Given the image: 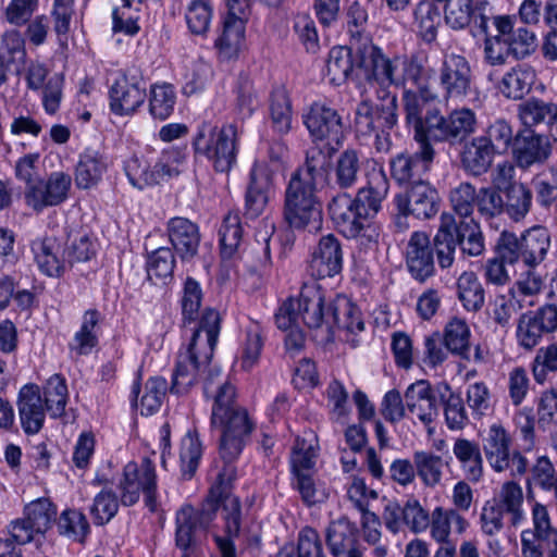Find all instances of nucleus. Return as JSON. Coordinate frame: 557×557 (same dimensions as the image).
Here are the masks:
<instances>
[{"label":"nucleus","mask_w":557,"mask_h":557,"mask_svg":"<svg viewBox=\"0 0 557 557\" xmlns=\"http://www.w3.org/2000/svg\"><path fill=\"white\" fill-rule=\"evenodd\" d=\"M235 474V469L226 465L219 473L215 484L211 486L201 509L197 510L190 505H184L176 512L175 543L180 549L196 547V532L209 527L220 506H222V517L225 522V534L222 536L233 541L239 535L240 503L231 493Z\"/></svg>","instance_id":"f257e3e1"},{"label":"nucleus","mask_w":557,"mask_h":557,"mask_svg":"<svg viewBox=\"0 0 557 557\" xmlns=\"http://www.w3.org/2000/svg\"><path fill=\"white\" fill-rule=\"evenodd\" d=\"M318 183L292 174L285 190L284 218L295 230L318 233L323 224L322 203L317 190Z\"/></svg>","instance_id":"f03ea898"},{"label":"nucleus","mask_w":557,"mask_h":557,"mask_svg":"<svg viewBox=\"0 0 557 557\" xmlns=\"http://www.w3.org/2000/svg\"><path fill=\"white\" fill-rule=\"evenodd\" d=\"M237 127L227 124L220 129L203 122L194 138L196 153L207 157L218 172H228L236 162Z\"/></svg>","instance_id":"7ed1b4c3"},{"label":"nucleus","mask_w":557,"mask_h":557,"mask_svg":"<svg viewBox=\"0 0 557 557\" xmlns=\"http://www.w3.org/2000/svg\"><path fill=\"white\" fill-rule=\"evenodd\" d=\"M550 247V234L545 226L535 225L524 231L520 237L503 232L498 239V253L509 262L522 260L529 269L542 263Z\"/></svg>","instance_id":"20e7f679"},{"label":"nucleus","mask_w":557,"mask_h":557,"mask_svg":"<svg viewBox=\"0 0 557 557\" xmlns=\"http://www.w3.org/2000/svg\"><path fill=\"white\" fill-rule=\"evenodd\" d=\"M476 114L469 108H458L447 115L438 110L426 112L428 141L456 146L465 143L476 129Z\"/></svg>","instance_id":"39448f33"},{"label":"nucleus","mask_w":557,"mask_h":557,"mask_svg":"<svg viewBox=\"0 0 557 557\" xmlns=\"http://www.w3.org/2000/svg\"><path fill=\"white\" fill-rule=\"evenodd\" d=\"M119 490L124 506H133L144 494L146 505L154 510L157 474L153 462L149 458H144L140 463L129 461L123 469Z\"/></svg>","instance_id":"423d86ee"},{"label":"nucleus","mask_w":557,"mask_h":557,"mask_svg":"<svg viewBox=\"0 0 557 557\" xmlns=\"http://www.w3.org/2000/svg\"><path fill=\"white\" fill-rule=\"evenodd\" d=\"M401 55L387 57L382 49L370 40L357 46V67L367 81H374L381 86H396L401 79Z\"/></svg>","instance_id":"0eeeda50"},{"label":"nucleus","mask_w":557,"mask_h":557,"mask_svg":"<svg viewBox=\"0 0 557 557\" xmlns=\"http://www.w3.org/2000/svg\"><path fill=\"white\" fill-rule=\"evenodd\" d=\"M211 425L222 432L220 455L227 463L238 457L253 429L247 410L242 407L228 411L225 416L222 414L218 421H211Z\"/></svg>","instance_id":"6e6552de"},{"label":"nucleus","mask_w":557,"mask_h":557,"mask_svg":"<svg viewBox=\"0 0 557 557\" xmlns=\"http://www.w3.org/2000/svg\"><path fill=\"white\" fill-rule=\"evenodd\" d=\"M57 510L48 498H38L24 508V517L11 523V536L18 545L34 540L35 534L46 533L55 520Z\"/></svg>","instance_id":"1a4fd4ad"},{"label":"nucleus","mask_w":557,"mask_h":557,"mask_svg":"<svg viewBox=\"0 0 557 557\" xmlns=\"http://www.w3.org/2000/svg\"><path fill=\"white\" fill-rule=\"evenodd\" d=\"M416 141L419 144L418 151L401 152L389 161L391 175L399 185L411 186L424 181L423 176L430 171L433 163L435 150L432 145L428 139Z\"/></svg>","instance_id":"9d476101"},{"label":"nucleus","mask_w":557,"mask_h":557,"mask_svg":"<svg viewBox=\"0 0 557 557\" xmlns=\"http://www.w3.org/2000/svg\"><path fill=\"white\" fill-rule=\"evenodd\" d=\"M304 123L313 141L341 146L344 124L338 112L323 102H314L304 115Z\"/></svg>","instance_id":"9b49d317"},{"label":"nucleus","mask_w":557,"mask_h":557,"mask_svg":"<svg viewBox=\"0 0 557 557\" xmlns=\"http://www.w3.org/2000/svg\"><path fill=\"white\" fill-rule=\"evenodd\" d=\"M356 126L363 135L384 133L397 124V98L387 94L379 103L362 100L356 109Z\"/></svg>","instance_id":"f8f14e48"},{"label":"nucleus","mask_w":557,"mask_h":557,"mask_svg":"<svg viewBox=\"0 0 557 557\" xmlns=\"http://www.w3.org/2000/svg\"><path fill=\"white\" fill-rule=\"evenodd\" d=\"M533 529L521 532V557H542L541 542L550 543L549 549H557V529L553 525L548 509L541 503L532 506Z\"/></svg>","instance_id":"ddd939ff"},{"label":"nucleus","mask_w":557,"mask_h":557,"mask_svg":"<svg viewBox=\"0 0 557 557\" xmlns=\"http://www.w3.org/2000/svg\"><path fill=\"white\" fill-rule=\"evenodd\" d=\"M72 178L64 172H53L47 181L38 180L26 187V203L35 211L62 203L69 195Z\"/></svg>","instance_id":"4468645a"},{"label":"nucleus","mask_w":557,"mask_h":557,"mask_svg":"<svg viewBox=\"0 0 557 557\" xmlns=\"http://www.w3.org/2000/svg\"><path fill=\"white\" fill-rule=\"evenodd\" d=\"M445 99H462L471 87V67L468 60L456 53L446 54L438 73Z\"/></svg>","instance_id":"2eb2a0df"},{"label":"nucleus","mask_w":557,"mask_h":557,"mask_svg":"<svg viewBox=\"0 0 557 557\" xmlns=\"http://www.w3.org/2000/svg\"><path fill=\"white\" fill-rule=\"evenodd\" d=\"M275 170L264 161L255 162L245 196V213L251 219L262 214L273 186Z\"/></svg>","instance_id":"dca6fc26"},{"label":"nucleus","mask_w":557,"mask_h":557,"mask_svg":"<svg viewBox=\"0 0 557 557\" xmlns=\"http://www.w3.org/2000/svg\"><path fill=\"white\" fill-rule=\"evenodd\" d=\"M297 300L304 323L310 329L326 326V339H332L331 310L325 312V296L317 283L304 284Z\"/></svg>","instance_id":"f3484780"},{"label":"nucleus","mask_w":557,"mask_h":557,"mask_svg":"<svg viewBox=\"0 0 557 557\" xmlns=\"http://www.w3.org/2000/svg\"><path fill=\"white\" fill-rule=\"evenodd\" d=\"M343 268V251L333 234L321 237L308 263V273L317 280L333 277Z\"/></svg>","instance_id":"a211bd4d"},{"label":"nucleus","mask_w":557,"mask_h":557,"mask_svg":"<svg viewBox=\"0 0 557 557\" xmlns=\"http://www.w3.org/2000/svg\"><path fill=\"white\" fill-rule=\"evenodd\" d=\"M397 210L411 212L418 219H430L438 211L437 193L429 183L413 184L405 193L395 196Z\"/></svg>","instance_id":"6ab92c4d"},{"label":"nucleus","mask_w":557,"mask_h":557,"mask_svg":"<svg viewBox=\"0 0 557 557\" xmlns=\"http://www.w3.org/2000/svg\"><path fill=\"white\" fill-rule=\"evenodd\" d=\"M220 324L219 312L213 309H206L185 351L195 355L198 360L209 363L218 342Z\"/></svg>","instance_id":"aec40b11"},{"label":"nucleus","mask_w":557,"mask_h":557,"mask_svg":"<svg viewBox=\"0 0 557 557\" xmlns=\"http://www.w3.org/2000/svg\"><path fill=\"white\" fill-rule=\"evenodd\" d=\"M111 110L120 115L135 112L146 99V87L140 77L121 75L110 89Z\"/></svg>","instance_id":"412c9836"},{"label":"nucleus","mask_w":557,"mask_h":557,"mask_svg":"<svg viewBox=\"0 0 557 557\" xmlns=\"http://www.w3.org/2000/svg\"><path fill=\"white\" fill-rule=\"evenodd\" d=\"M552 153L549 137L528 131L515 136L512 154L517 165L523 170L545 162Z\"/></svg>","instance_id":"4be33fe9"},{"label":"nucleus","mask_w":557,"mask_h":557,"mask_svg":"<svg viewBox=\"0 0 557 557\" xmlns=\"http://www.w3.org/2000/svg\"><path fill=\"white\" fill-rule=\"evenodd\" d=\"M406 264L411 276L420 283L434 275L433 249L425 233L414 232L410 236L406 250Z\"/></svg>","instance_id":"5701e85b"},{"label":"nucleus","mask_w":557,"mask_h":557,"mask_svg":"<svg viewBox=\"0 0 557 557\" xmlns=\"http://www.w3.org/2000/svg\"><path fill=\"white\" fill-rule=\"evenodd\" d=\"M356 198L347 193L335 195L329 203V212L339 231L348 238H355L364 230V220L358 214Z\"/></svg>","instance_id":"b1692460"},{"label":"nucleus","mask_w":557,"mask_h":557,"mask_svg":"<svg viewBox=\"0 0 557 557\" xmlns=\"http://www.w3.org/2000/svg\"><path fill=\"white\" fill-rule=\"evenodd\" d=\"M183 157L178 151L169 150L164 151L160 160L149 170L147 166L141 168L137 160L133 163L136 165L137 171L133 165H128V176L133 185L143 188L145 185L159 184L165 178H170L180 174V163Z\"/></svg>","instance_id":"393cba45"},{"label":"nucleus","mask_w":557,"mask_h":557,"mask_svg":"<svg viewBox=\"0 0 557 557\" xmlns=\"http://www.w3.org/2000/svg\"><path fill=\"white\" fill-rule=\"evenodd\" d=\"M166 234L183 261H189L197 255L201 236L196 223L183 216L172 218L166 224Z\"/></svg>","instance_id":"a878e982"},{"label":"nucleus","mask_w":557,"mask_h":557,"mask_svg":"<svg viewBox=\"0 0 557 557\" xmlns=\"http://www.w3.org/2000/svg\"><path fill=\"white\" fill-rule=\"evenodd\" d=\"M518 117L528 128L546 126L550 138L557 141V103L531 97L518 106Z\"/></svg>","instance_id":"bb28decb"},{"label":"nucleus","mask_w":557,"mask_h":557,"mask_svg":"<svg viewBox=\"0 0 557 557\" xmlns=\"http://www.w3.org/2000/svg\"><path fill=\"white\" fill-rule=\"evenodd\" d=\"M407 411L412 419L424 425L432 424L438 417L436 397L425 381H417L408 386L404 395Z\"/></svg>","instance_id":"cd10ccee"},{"label":"nucleus","mask_w":557,"mask_h":557,"mask_svg":"<svg viewBox=\"0 0 557 557\" xmlns=\"http://www.w3.org/2000/svg\"><path fill=\"white\" fill-rule=\"evenodd\" d=\"M17 408L25 433L37 434L44 425L46 407L36 384H26L20 389Z\"/></svg>","instance_id":"c85d7f7f"},{"label":"nucleus","mask_w":557,"mask_h":557,"mask_svg":"<svg viewBox=\"0 0 557 557\" xmlns=\"http://www.w3.org/2000/svg\"><path fill=\"white\" fill-rule=\"evenodd\" d=\"M32 249L38 268L48 276L59 277L70 265L65 250L62 249L60 242L53 236H45L34 240Z\"/></svg>","instance_id":"c756f323"},{"label":"nucleus","mask_w":557,"mask_h":557,"mask_svg":"<svg viewBox=\"0 0 557 557\" xmlns=\"http://www.w3.org/2000/svg\"><path fill=\"white\" fill-rule=\"evenodd\" d=\"M338 147L314 141L306 151L304 165L298 168L293 174L324 185L331 168L332 157Z\"/></svg>","instance_id":"7c9ffc66"},{"label":"nucleus","mask_w":557,"mask_h":557,"mask_svg":"<svg viewBox=\"0 0 557 557\" xmlns=\"http://www.w3.org/2000/svg\"><path fill=\"white\" fill-rule=\"evenodd\" d=\"M388 189L389 183L383 170L373 171L367 185L360 188L355 196L359 205L358 214L362 215L364 222L374 218L381 210L382 201L386 198Z\"/></svg>","instance_id":"2f4dec72"},{"label":"nucleus","mask_w":557,"mask_h":557,"mask_svg":"<svg viewBox=\"0 0 557 557\" xmlns=\"http://www.w3.org/2000/svg\"><path fill=\"white\" fill-rule=\"evenodd\" d=\"M495 154V149L491 148L480 136H476L462 146L460 164L468 175L479 177L490 171Z\"/></svg>","instance_id":"473e14b6"},{"label":"nucleus","mask_w":557,"mask_h":557,"mask_svg":"<svg viewBox=\"0 0 557 557\" xmlns=\"http://www.w3.org/2000/svg\"><path fill=\"white\" fill-rule=\"evenodd\" d=\"M442 214H446L453 220L451 235L462 253L478 257L484 251V237L476 220L471 218L457 222L453 213L443 212Z\"/></svg>","instance_id":"72a5a7b5"},{"label":"nucleus","mask_w":557,"mask_h":557,"mask_svg":"<svg viewBox=\"0 0 557 557\" xmlns=\"http://www.w3.org/2000/svg\"><path fill=\"white\" fill-rule=\"evenodd\" d=\"M511 438L502 424H492L483 438V451L490 466L496 472H504L508 466L507 455L510 450Z\"/></svg>","instance_id":"f704fd0d"},{"label":"nucleus","mask_w":557,"mask_h":557,"mask_svg":"<svg viewBox=\"0 0 557 557\" xmlns=\"http://www.w3.org/2000/svg\"><path fill=\"white\" fill-rule=\"evenodd\" d=\"M357 44L352 47L338 46L333 47L329 52L326 62V75L334 85H342L355 72L360 71L357 67Z\"/></svg>","instance_id":"c9c22d12"},{"label":"nucleus","mask_w":557,"mask_h":557,"mask_svg":"<svg viewBox=\"0 0 557 557\" xmlns=\"http://www.w3.org/2000/svg\"><path fill=\"white\" fill-rule=\"evenodd\" d=\"M357 540L356 529L345 518L333 521L327 528L326 541L332 554L339 557H362V553L355 547Z\"/></svg>","instance_id":"e433bc0d"},{"label":"nucleus","mask_w":557,"mask_h":557,"mask_svg":"<svg viewBox=\"0 0 557 557\" xmlns=\"http://www.w3.org/2000/svg\"><path fill=\"white\" fill-rule=\"evenodd\" d=\"M492 502L509 516L512 527H518L525 520L524 495L518 482L505 481Z\"/></svg>","instance_id":"4c0bfd02"},{"label":"nucleus","mask_w":557,"mask_h":557,"mask_svg":"<svg viewBox=\"0 0 557 557\" xmlns=\"http://www.w3.org/2000/svg\"><path fill=\"white\" fill-rule=\"evenodd\" d=\"M534 82L535 72L531 66L517 65L503 75L497 88L505 98L521 100L530 92Z\"/></svg>","instance_id":"58836bf2"},{"label":"nucleus","mask_w":557,"mask_h":557,"mask_svg":"<svg viewBox=\"0 0 557 557\" xmlns=\"http://www.w3.org/2000/svg\"><path fill=\"white\" fill-rule=\"evenodd\" d=\"M466 519L454 509L436 507L430 517L431 536L442 545L449 543L451 525L458 533H462L467 527Z\"/></svg>","instance_id":"ea45409f"},{"label":"nucleus","mask_w":557,"mask_h":557,"mask_svg":"<svg viewBox=\"0 0 557 557\" xmlns=\"http://www.w3.org/2000/svg\"><path fill=\"white\" fill-rule=\"evenodd\" d=\"M331 324L334 327L355 333L363 330V321L359 309L346 297L338 296L329 306Z\"/></svg>","instance_id":"a19ab883"},{"label":"nucleus","mask_w":557,"mask_h":557,"mask_svg":"<svg viewBox=\"0 0 557 557\" xmlns=\"http://www.w3.org/2000/svg\"><path fill=\"white\" fill-rule=\"evenodd\" d=\"M206 363L198 360L195 355L187 351H181L177 356L175 370L173 373L171 392L175 394L186 393L196 381L198 371Z\"/></svg>","instance_id":"79ce46f5"},{"label":"nucleus","mask_w":557,"mask_h":557,"mask_svg":"<svg viewBox=\"0 0 557 557\" xmlns=\"http://www.w3.org/2000/svg\"><path fill=\"white\" fill-rule=\"evenodd\" d=\"M246 14H232L228 11L223 25V32L216 39L215 46L227 58L236 54L244 39Z\"/></svg>","instance_id":"37998d69"},{"label":"nucleus","mask_w":557,"mask_h":557,"mask_svg":"<svg viewBox=\"0 0 557 557\" xmlns=\"http://www.w3.org/2000/svg\"><path fill=\"white\" fill-rule=\"evenodd\" d=\"M457 295L467 311L478 312L484 305V288L474 272H463L457 280Z\"/></svg>","instance_id":"c03bdc74"},{"label":"nucleus","mask_w":557,"mask_h":557,"mask_svg":"<svg viewBox=\"0 0 557 557\" xmlns=\"http://www.w3.org/2000/svg\"><path fill=\"white\" fill-rule=\"evenodd\" d=\"M205 393L207 395L214 393L211 421H218L222 414L225 416L228 411L239 407L235 401V387L228 381L218 383L216 386H214V377L210 374L205 382Z\"/></svg>","instance_id":"a18cd8bd"},{"label":"nucleus","mask_w":557,"mask_h":557,"mask_svg":"<svg viewBox=\"0 0 557 557\" xmlns=\"http://www.w3.org/2000/svg\"><path fill=\"white\" fill-rule=\"evenodd\" d=\"M107 164L101 156L86 151L79 157L75 170V182L78 188L87 189L95 186L102 177Z\"/></svg>","instance_id":"49530a36"},{"label":"nucleus","mask_w":557,"mask_h":557,"mask_svg":"<svg viewBox=\"0 0 557 557\" xmlns=\"http://www.w3.org/2000/svg\"><path fill=\"white\" fill-rule=\"evenodd\" d=\"M270 114L274 129L287 134L292 127V103L285 87H275L270 98Z\"/></svg>","instance_id":"de8ad7c7"},{"label":"nucleus","mask_w":557,"mask_h":557,"mask_svg":"<svg viewBox=\"0 0 557 557\" xmlns=\"http://www.w3.org/2000/svg\"><path fill=\"white\" fill-rule=\"evenodd\" d=\"M453 220L446 214H441L437 233L434 236V249L441 268L451 267L455 260L457 244L451 235Z\"/></svg>","instance_id":"09e8293b"},{"label":"nucleus","mask_w":557,"mask_h":557,"mask_svg":"<svg viewBox=\"0 0 557 557\" xmlns=\"http://www.w3.org/2000/svg\"><path fill=\"white\" fill-rule=\"evenodd\" d=\"M504 212H506L508 216L516 222L523 220L532 207L533 195L531 189L528 188L524 184L512 185L510 188L504 191Z\"/></svg>","instance_id":"8fccbe9b"},{"label":"nucleus","mask_w":557,"mask_h":557,"mask_svg":"<svg viewBox=\"0 0 557 557\" xmlns=\"http://www.w3.org/2000/svg\"><path fill=\"white\" fill-rule=\"evenodd\" d=\"M417 474L428 487L441 483L445 462L443 458L432 451L419 450L412 456Z\"/></svg>","instance_id":"3c124183"},{"label":"nucleus","mask_w":557,"mask_h":557,"mask_svg":"<svg viewBox=\"0 0 557 557\" xmlns=\"http://www.w3.org/2000/svg\"><path fill=\"white\" fill-rule=\"evenodd\" d=\"M444 345L451 354L463 359L469 358L470 330L466 321L454 318L446 324Z\"/></svg>","instance_id":"603ef678"},{"label":"nucleus","mask_w":557,"mask_h":557,"mask_svg":"<svg viewBox=\"0 0 557 557\" xmlns=\"http://www.w3.org/2000/svg\"><path fill=\"white\" fill-rule=\"evenodd\" d=\"M478 189L470 182H462L451 188L448 195L453 214L461 220L472 218L476 207Z\"/></svg>","instance_id":"864d4df0"},{"label":"nucleus","mask_w":557,"mask_h":557,"mask_svg":"<svg viewBox=\"0 0 557 557\" xmlns=\"http://www.w3.org/2000/svg\"><path fill=\"white\" fill-rule=\"evenodd\" d=\"M414 21L418 33L424 41L432 42L436 39L441 13L432 1L425 0L418 3L414 10Z\"/></svg>","instance_id":"5fc2aeb1"},{"label":"nucleus","mask_w":557,"mask_h":557,"mask_svg":"<svg viewBox=\"0 0 557 557\" xmlns=\"http://www.w3.org/2000/svg\"><path fill=\"white\" fill-rule=\"evenodd\" d=\"M445 2L444 20L453 29H463L470 25L476 10L473 0H437Z\"/></svg>","instance_id":"6e6d98bb"},{"label":"nucleus","mask_w":557,"mask_h":557,"mask_svg":"<svg viewBox=\"0 0 557 557\" xmlns=\"http://www.w3.org/2000/svg\"><path fill=\"white\" fill-rule=\"evenodd\" d=\"M175 258L172 250L168 247H161L154 250L147 261L148 278L153 284L165 283L172 277Z\"/></svg>","instance_id":"4d7b16f0"},{"label":"nucleus","mask_w":557,"mask_h":557,"mask_svg":"<svg viewBox=\"0 0 557 557\" xmlns=\"http://www.w3.org/2000/svg\"><path fill=\"white\" fill-rule=\"evenodd\" d=\"M44 397L46 409L51 417H61L64 413L67 399V387L64 379L58 374L51 376L44 387Z\"/></svg>","instance_id":"13d9d810"},{"label":"nucleus","mask_w":557,"mask_h":557,"mask_svg":"<svg viewBox=\"0 0 557 557\" xmlns=\"http://www.w3.org/2000/svg\"><path fill=\"white\" fill-rule=\"evenodd\" d=\"M360 170V160L356 150L347 149L341 153L335 166V183L342 188L355 185Z\"/></svg>","instance_id":"bf43d9fd"},{"label":"nucleus","mask_w":557,"mask_h":557,"mask_svg":"<svg viewBox=\"0 0 557 557\" xmlns=\"http://www.w3.org/2000/svg\"><path fill=\"white\" fill-rule=\"evenodd\" d=\"M528 484L545 492L557 490V470L547 456H540L530 468Z\"/></svg>","instance_id":"052dcab7"},{"label":"nucleus","mask_w":557,"mask_h":557,"mask_svg":"<svg viewBox=\"0 0 557 557\" xmlns=\"http://www.w3.org/2000/svg\"><path fill=\"white\" fill-rule=\"evenodd\" d=\"M475 210L480 219L490 222L504 213L503 196L492 186L478 189Z\"/></svg>","instance_id":"680f3d73"},{"label":"nucleus","mask_w":557,"mask_h":557,"mask_svg":"<svg viewBox=\"0 0 557 557\" xmlns=\"http://www.w3.org/2000/svg\"><path fill=\"white\" fill-rule=\"evenodd\" d=\"M406 121L414 129L416 140L428 139L426 115L422 117V104L416 91L406 89L403 96Z\"/></svg>","instance_id":"e2e57ef3"},{"label":"nucleus","mask_w":557,"mask_h":557,"mask_svg":"<svg viewBox=\"0 0 557 557\" xmlns=\"http://www.w3.org/2000/svg\"><path fill=\"white\" fill-rule=\"evenodd\" d=\"M202 455V447L198 435L195 432H188L181 444V467L183 475L190 479L199 465Z\"/></svg>","instance_id":"0e129e2a"},{"label":"nucleus","mask_w":557,"mask_h":557,"mask_svg":"<svg viewBox=\"0 0 557 557\" xmlns=\"http://www.w3.org/2000/svg\"><path fill=\"white\" fill-rule=\"evenodd\" d=\"M175 99V92L171 85L153 86L149 100L151 115L159 120L168 119L174 110Z\"/></svg>","instance_id":"69168bd1"},{"label":"nucleus","mask_w":557,"mask_h":557,"mask_svg":"<svg viewBox=\"0 0 557 557\" xmlns=\"http://www.w3.org/2000/svg\"><path fill=\"white\" fill-rule=\"evenodd\" d=\"M186 23L189 30L195 35H205L211 23L212 7L206 0H193L186 10Z\"/></svg>","instance_id":"338daca9"},{"label":"nucleus","mask_w":557,"mask_h":557,"mask_svg":"<svg viewBox=\"0 0 557 557\" xmlns=\"http://www.w3.org/2000/svg\"><path fill=\"white\" fill-rule=\"evenodd\" d=\"M537 202L548 209L557 201V169L550 168L532 181Z\"/></svg>","instance_id":"774afa93"}]
</instances>
